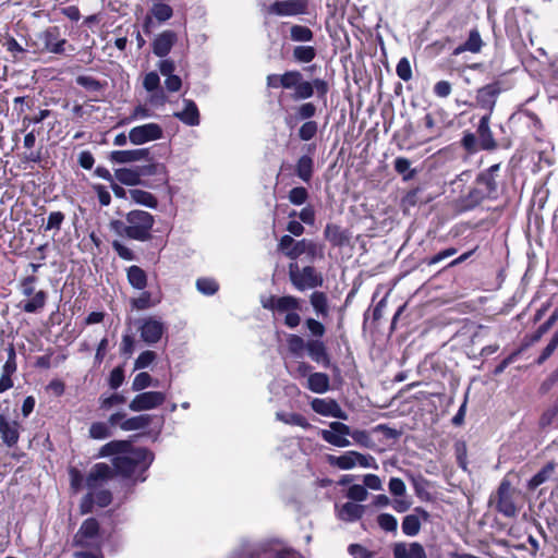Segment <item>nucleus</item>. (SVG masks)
<instances>
[{"label": "nucleus", "mask_w": 558, "mask_h": 558, "mask_svg": "<svg viewBox=\"0 0 558 558\" xmlns=\"http://www.w3.org/2000/svg\"><path fill=\"white\" fill-rule=\"evenodd\" d=\"M99 457L113 456L112 466L117 474L133 478L135 482H144V473L154 461V453L142 447H133L128 440H112L104 445L99 450Z\"/></svg>", "instance_id": "nucleus-1"}, {"label": "nucleus", "mask_w": 558, "mask_h": 558, "mask_svg": "<svg viewBox=\"0 0 558 558\" xmlns=\"http://www.w3.org/2000/svg\"><path fill=\"white\" fill-rule=\"evenodd\" d=\"M154 225L155 218L150 213L135 209L129 211L123 220H112L110 228L120 236L147 242L151 239Z\"/></svg>", "instance_id": "nucleus-2"}, {"label": "nucleus", "mask_w": 558, "mask_h": 558, "mask_svg": "<svg viewBox=\"0 0 558 558\" xmlns=\"http://www.w3.org/2000/svg\"><path fill=\"white\" fill-rule=\"evenodd\" d=\"M102 542L99 523L94 518L86 519L74 536V545L82 548L77 553L83 555H99L100 558H104Z\"/></svg>", "instance_id": "nucleus-3"}, {"label": "nucleus", "mask_w": 558, "mask_h": 558, "mask_svg": "<svg viewBox=\"0 0 558 558\" xmlns=\"http://www.w3.org/2000/svg\"><path fill=\"white\" fill-rule=\"evenodd\" d=\"M511 88L508 81L497 78L476 90L475 105L476 107L486 110L484 116H492L499 95Z\"/></svg>", "instance_id": "nucleus-4"}, {"label": "nucleus", "mask_w": 558, "mask_h": 558, "mask_svg": "<svg viewBox=\"0 0 558 558\" xmlns=\"http://www.w3.org/2000/svg\"><path fill=\"white\" fill-rule=\"evenodd\" d=\"M141 339L147 345H154L161 340L167 331L166 323L158 316H145L135 322Z\"/></svg>", "instance_id": "nucleus-5"}, {"label": "nucleus", "mask_w": 558, "mask_h": 558, "mask_svg": "<svg viewBox=\"0 0 558 558\" xmlns=\"http://www.w3.org/2000/svg\"><path fill=\"white\" fill-rule=\"evenodd\" d=\"M290 279L292 283L299 290H307V289H314L316 287L322 286L323 279L322 277L316 272L315 268L312 266H306L304 268H299L298 265L291 264L290 265Z\"/></svg>", "instance_id": "nucleus-6"}, {"label": "nucleus", "mask_w": 558, "mask_h": 558, "mask_svg": "<svg viewBox=\"0 0 558 558\" xmlns=\"http://www.w3.org/2000/svg\"><path fill=\"white\" fill-rule=\"evenodd\" d=\"M38 39L43 45V50L53 54H64L66 51L68 40L61 36L58 26H50L39 33Z\"/></svg>", "instance_id": "nucleus-7"}, {"label": "nucleus", "mask_w": 558, "mask_h": 558, "mask_svg": "<svg viewBox=\"0 0 558 558\" xmlns=\"http://www.w3.org/2000/svg\"><path fill=\"white\" fill-rule=\"evenodd\" d=\"M166 399L167 396L162 391H143L132 399L129 409L133 412L154 410L162 405Z\"/></svg>", "instance_id": "nucleus-8"}, {"label": "nucleus", "mask_w": 558, "mask_h": 558, "mask_svg": "<svg viewBox=\"0 0 558 558\" xmlns=\"http://www.w3.org/2000/svg\"><path fill=\"white\" fill-rule=\"evenodd\" d=\"M162 136V128L154 122L134 126L129 132L130 142L136 146L160 140Z\"/></svg>", "instance_id": "nucleus-9"}, {"label": "nucleus", "mask_w": 558, "mask_h": 558, "mask_svg": "<svg viewBox=\"0 0 558 558\" xmlns=\"http://www.w3.org/2000/svg\"><path fill=\"white\" fill-rule=\"evenodd\" d=\"M500 169L498 163L490 166L485 171H482L474 184L478 186L487 198L495 199L498 194V182H497V173Z\"/></svg>", "instance_id": "nucleus-10"}, {"label": "nucleus", "mask_w": 558, "mask_h": 558, "mask_svg": "<svg viewBox=\"0 0 558 558\" xmlns=\"http://www.w3.org/2000/svg\"><path fill=\"white\" fill-rule=\"evenodd\" d=\"M496 509L507 518H513L518 513V509L511 494V485L508 481H502L498 487Z\"/></svg>", "instance_id": "nucleus-11"}, {"label": "nucleus", "mask_w": 558, "mask_h": 558, "mask_svg": "<svg viewBox=\"0 0 558 558\" xmlns=\"http://www.w3.org/2000/svg\"><path fill=\"white\" fill-rule=\"evenodd\" d=\"M21 424L5 414H0V438L2 442L12 448L20 439Z\"/></svg>", "instance_id": "nucleus-12"}, {"label": "nucleus", "mask_w": 558, "mask_h": 558, "mask_svg": "<svg viewBox=\"0 0 558 558\" xmlns=\"http://www.w3.org/2000/svg\"><path fill=\"white\" fill-rule=\"evenodd\" d=\"M329 429H319L323 439L336 447H345L349 444V427L340 422H332Z\"/></svg>", "instance_id": "nucleus-13"}, {"label": "nucleus", "mask_w": 558, "mask_h": 558, "mask_svg": "<svg viewBox=\"0 0 558 558\" xmlns=\"http://www.w3.org/2000/svg\"><path fill=\"white\" fill-rule=\"evenodd\" d=\"M306 8V0H283L274 2L268 12L279 16H293L305 13Z\"/></svg>", "instance_id": "nucleus-14"}, {"label": "nucleus", "mask_w": 558, "mask_h": 558, "mask_svg": "<svg viewBox=\"0 0 558 558\" xmlns=\"http://www.w3.org/2000/svg\"><path fill=\"white\" fill-rule=\"evenodd\" d=\"M113 475V470L107 463H96L90 469L88 475L85 478V486L88 490H94L102 485V483L110 480Z\"/></svg>", "instance_id": "nucleus-15"}, {"label": "nucleus", "mask_w": 558, "mask_h": 558, "mask_svg": "<svg viewBox=\"0 0 558 558\" xmlns=\"http://www.w3.org/2000/svg\"><path fill=\"white\" fill-rule=\"evenodd\" d=\"M109 159L114 163H131L136 161L150 160L149 148H135L128 150H113L109 155Z\"/></svg>", "instance_id": "nucleus-16"}, {"label": "nucleus", "mask_w": 558, "mask_h": 558, "mask_svg": "<svg viewBox=\"0 0 558 558\" xmlns=\"http://www.w3.org/2000/svg\"><path fill=\"white\" fill-rule=\"evenodd\" d=\"M311 407L317 414L336 418H347L344 412H342L339 404L333 399L314 398L311 402Z\"/></svg>", "instance_id": "nucleus-17"}, {"label": "nucleus", "mask_w": 558, "mask_h": 558, "mask_svg": "<svg viewBox=\"0 0 558 558\" xmlns=\"http://www.w3.org/2000/svg\"><path fill=\"white\" fill-rule=\"evenodd\" d=\"M112 495L108 489H94L89 490L88 494L83 498L82 509L83 512L90 511L94 504L104 508L110 505Z\"/></svg>", "instance_id": "nucleus-18"}, {"label": "nucleus", "mask_w": 558, "mask_h": 558, "mask_svg": "<svg viewBox=\"0 0 558 558\" xmlns=\"http://www.w3.org/2000/svg\"><path fill=\"white\" fill-rule=\"evenodd\" d=\"M558 320V307L551 313L548 319L543 323L534 333L527 335L523 338V341L520 347V351L526 350L529 347L538 342L542 337L549 331V329L555 325Z\"/></svg>", "instance_id": "nucleus-19"}, {"label": "nucleus", "mask_w": 558, "mask_h": 558, "mask_svg": "<svg viewBox=\"0 0 558 558\" xmlns=\"http://www.w3.org/2000/svg\"><path fill=\"white\" fill-rule=\"evenodd\" d=\"M177 41V34L173 31H163L153 41V52L160 58L166 57L174 43Z\"/></svg>", "instance_id": "nucleus-20"}, {"label": "nucleus", "mask_w": 558, "mask_h": 558, "mask_svg": "<svg viewBox=\"0 0 558 558\" xmlns=\"http://www.w3.org/2000/svg\"><path fill=\"white\" fill-rule=\"evenodd\" d=\"M184 108L174 112V117L189 126H197L201 123V116L195 101L191 99L183 100Z\"/></svg>", "instance_id": "nucleus-21"}, {"label": "nucleus", "mask_w": 558, "mask_h": 558, "mask_svg": "<svg viewBox=\"0 0 558 558\" xmlns=\"http://www.w3.org/2000/svg\"><path fill=\"white\" fill-rule=\"evenodd\" d=\"M489 121L490 116H483L477 126L480 146L484 150H494L497 147V143L489 128Z\"/></svg>", "instance_id": "nucleus-22"}, {"label": "nucleus", "mask_w": 558, "mask_h": 558, "mask_svg": "<svg viewBox=\"0 0 558 558\" xmlns=\"http://www.w3.org/2000/svg\"><path fill=\"white\" fill-rule=\"evenodd\" d=\"M393 557L395 558H427L424 547L417 542H413L410 544L397 543L393 546Z\"/></svg>", "instance_id": "nucleus-23"}, {"label": "nucleus", "mask_w": 558, "mask_h": 558, "mask_svg": "<svg viewBox=\"0 0 558 558\" xmlns=\"http://www.w3.org/2000/svg\"><path fill=\"white\" fill-rule=\"evenodd\" d=\"M263 306L278 312H292L296 311L300 304L296 298L286 295L280 298L271 296L267 302L263 303Z\"/></svg>", "instance_id": "nucleus-24"}, {"label": "nucleus", "mask_w": 558, "mask_h": 558, "mask_svg": "<svg viewBox=\"0 0 558 558\" xmlns=\"http://www.w3.org/2000/svg\"><path fill=\"white\" fill-rule=\"evenodd\" d=\"M486 198L483 191L474 184L465 195L459 198L458 205L461 210L468 211L474 209Z\"/></svg>", "instance_id": "nucleus-25"}, {"label": "nucleus", "mask_w": 558, "mask_h": 558, "mask_svg": "<svg viewBox=\"0 0 558 558\" xmlns=\"http://www.w3.org/2000/svg\"><path fill=\"white\" fill-rule=\"evenodd\" d=\"M306 254L310 258H315L318 255H322V250L317 243L303 239L298 241L292 252L288 253V257L291 259H295L301 255Z\"/></svg>", "instance_id": "nucleus-26"}, {"label": "nucleus", "mask_w": 558, "mask_h": 558, "mask_svg": "<svg viewBox=\"0 0 558 558\" xmlns=\"http://www.w3.org/2000/svg\"><path fill=\"white\" fill-rule=\"evenodd\" d=\"M325 238L333 246H343L349 242L347 229L329 223L325 229Z\"/></svg>", "instance_id": "nucleus-27"}, {"label": "nucleus", "mask_w": 558, "mask_h": 558, "mask_svg": "<svg viewBox=\"0 0 558 558\" xmlns=\"http://www.w3.org/2000/svg\"><path fill=\"white\" fill-rule=\"evenodd\" d=\"M305 387L315 393H325L329 390L330 379L325 373H312L306 379Z\"/></svg>", "instance_id": "nucleus-28"}, {"label": "nucleus", "mask_w": 558, "mask_h": 558, "mask_svg": "<svg viewBox=\"0 0 558 558\" xmlns=\"http://www.w3.org/2000/svg\"><path fill=\"white\" fill-rule=\"evenodd\" d=\"M482 47L483 40L480 32L476 28H473L470 31L468 39L454 49L453 54H460L465 51L477 53L481 51Z\"/></svg>", "instance_id": "nucleus-29"}, {"label": "nucleus", "mask_w": 558, "mask_h": 558, "mask_svg": "<svg viewBox=\"0 0 558 558\" xmlns=\"http://www.w3.org/2000/svg\"><path fill=\"white\" fill-rule=\"evenodd\" d=\"M306 351L308 356L316 363L327 365L329 359L324 343L319 340H310L306 343Z\"/></svg>", "instance_id": "nucleus-30"}, {"label": "nucleus", "mask_w": 558, "mask_h": 558, "mask_svg": "<svg viewBox=\"0 0 558 558\" xmlns=\"http://www.w3.org/2000/svg\"><path fill=\"white\" fill-rule=\"evenodd\" d=\"M126 277L131 287L136 290H144L147 286V275L140 266H130L126 269Z\"/></svg>", "instance_id": "nucleus-31"}, {"label": "nucleus", "mask_w": 558, "mask_h": 558, "mask_svg": "<svg viewBox=\"0 0 558 558\" xmlns=\"http://www.w3.org/2000/svg\"><path fill=\"white\" fill-rule=\"evenodd\" d=\"M151 423V415L149 414H140L136 416H132L130 418H125L120 424V428L125 432L140 430L147 428Z\"/></svg>", "instance_id": "nucleus-32"}, {"label": "nucleus", "mask_w": 558, "mask_h": 558, "mask_svg": "<svg viewBox=\"0 0 558 558\" xmlns=\"http://www.w3.org/2000/svg\"><path fill=\"white\" fill-rule=\"evenodd\" d=\"M114 178L124 185H137L142 183L141 172L130 168H119L114 171Z\"/></svg>", "instance_id": "nucleus-33"}, {"label": "nucleus", "mask_w": 558, "mask_h": 558, "mask_svg": "<svg viewBox=\"0 0 558 558\" xmlns=\"http://www.w3.org/2000/svg\"><path fill=\"white\" fill-rule=\"evenodd\" d=\"M129 194L130 198L138 205H143L148 208H156L158 206L157 198L147 191L133 189L129 191Z\"/></svg>", "instance_id": "nucleus-34"}, {"label": "nucleus", "mask_w": 558, "mask_h": 558, "mask_svg": "<svg viewBox=\"0 0 558 558\" xmlns=\"http://www.w3.org/2000/svg\"><path fill=\"white\" fill-rule=\"evenodd\" d=\"M160 84L159 75L156 72H149L145 75L143 81V86L147 92H157L156 95L151 97V102H158L159 99L163 100V94L161 90H158Z\"/></svg>", "instance_id": "nucleus-35"}, {"label": "nucleus", "mask_w": 558, "mask_h": 558, "mask_svg": "<svg viewBox=\"0 0 558 558\" xmlns=\"http://www.w3.org/2000/svg\"><path fill=\"white\" fill-rule=\"evenodd\" d=\"M149 12L159 23H165L173 16L172 7L165 1L153 3Z\"/></svg>", "instance_id": "nucleus-36"}, {"label": "nucleus", "mask_w": 558, "mask_h": 558, "mask_svg": "<svg viewBox=\"0 0 558 558\" xmlns=\"http://www.w3.org/2000/svg\"><path fill=\"white\" fill-rule=\"evenodd\" d=\"M554 470L555 463L548 462L529 481L527 487L532 490L537 488L539 485L549 480V477L554 473Z\"/></svg>", "instance_id": "nucleus-37"}, {"label": "nucleus", "mask_w": 558, "mask_h": 558, "mask_svg": "<svg viewBox=\"0 0 558 558\" xmlns=\"http://www.w3.org/2000/svg\"><path fill=\"white\" fill-rule=\"evenodd\" d=\"M354 466H361V468L374 469V470L378 469L376 460L373 456L363 454V453L351 450V469Z\"/></svg>", "instance_id": "nucleus-38"}, {"label": "nucleus", "mask_w": 558, "mask_h": 558, "mask_svg": "<svg viewBox=\"0 0 558 558\" xmlns=\"http://www.w3.org/2000/svg\"><path fill=\"white\" fill-rule=\"evenodd\" d=\"M295 171L301 180L308 182L313 172V159L307 155L300 157Z\"/></svg>", "instance_id": "nucleus-39"}, {"label": "nucleus", "mask_w": 558, "mask_h": 558, "mask_svg": "<svg viewBox=\"0 0 558 558\" xmlns=\"http://www.w3.org/2000/svg\"><path fill=\"white\" fill-rule=\"evenodd\" d=\"M151 386L157 387L158 380H154L146 372L138 373L132 381V390L136 392H143V390Z\"/></svg>", "instance_id": "nucleus-40"}, {"label": "nucleus", "mask_w": 558, "mask_h": 558, "mask_svg": "<svg viewBox=\"0 0 558 558\" xmlns=\"http://www.w3.org/2000/svg\"><path fill=\"white\" fill-rule=\"evenodd\" d=\"M47 300V294L45 291L40 290L36 292L31 300L25 302L22 306L23 311L26 313H36L41 310Z\"/></svg>", "instance_id": "nucleus-41"}, {"label": "nucleus", "mask_w": 558, "mask_h": 558, "mask_svg": "<svg viewBox=\"0 0 558 558\" xmlns=\"http://www.w3.org/2000/svg\"><path fill=\"white\" fill-rule=\"evenodd\" d=\"M159 303V300H154L149 291H144L138 298L131 300L132 307L137 311L148 310Z\"/></svg>", "instance_id": "nucleus-42"}, {"label": "nucleus", "mask_w": 558, "mask_h": 558, "mask_svg": "<svg viewBox=\"0 0 558 558\" xmlns=\"http://www.w3.org/2000/svg\"><path fill=\"white\" fill-rule=\"evenodd\" d=\"M2 46L9 53H11L14 60H22L27 51L22 44L11 36L4 39Z\"/></svg>", "instance_id": "nucleus-43"}, {"label": "nucleus", "mask_w": 558, "mask_h": 558, "mask_svg": "<svg viewBox=\"0 0 558 558\" xmlns=\"http://www.w3.org/2000/svg\"><path fill=\"white\" fill-rule=\"evenodd\" d=\"M402 532L407 536H415L421 530V521L415 514H408L402 520Z\"/></svg>", "instance_id": "nucleus-44"}, {"label": "nucleus", "mask_w": 558, "mask_h": 558, "mask_svg": "<svg viewBox=\"0 0 558 558\" xmlns=\"http://www.w3.org/2000/svg\"><path fill=\"white\" fill-rule=\"evenodd\" d=\"M276 417L278 421H281L289 425H295L301 427H310V423L306 421V418L298 413H284V412H277Z\"/></svg>", "instance_id": "nucleus-45"}, {"label": "nucleus", "mask_w": 558, "mask_h": 558, "mask_svg": "<svg viewBox=\"0 0 558 558\" xmlns=\"http://www.w3.org/2000/svg\"><path fill=\"white\" fill-rule=\"evenodd\" d=\"M289 351L295 357H303L306 350V343L303 338L296 335H290L287 339Z\"/></svg>", "instance_id": "nucleus-46"}, {"label": "nucleus", "mask_w": 558, "mask_h": 558, "mask_svg": "<svg viewBox=\"0 0 558 558\" xmlns=\"http://www.w3.org/2000/svg\"><path fill=\"white\" fill-rule=\"evenodd\" d=\"M196 289L199 293L209 296L218 291L219 284L215 279L204 277L196 280Z\"/></svg>", "instance_id": "nucleus-47"}, {"label": "nucleus", "mask_w": 558, "mask_h": 558, "mask_svg": "<svg viewBox=\"0 0 558 558\" xmlns=\"http://www.w3.org/2000/svg\"><path fill=\"white\" fill-rule=\"evenodd\" d=\"M395 170L403 177L404 181H409L415 175V170L411 169L410 160L404 157H398L395 160Z\"/></svg>", "instance_id": "nucleus-48"}, {"label": "nucleus", "mask_w": 558, "mask_h": 558, "mask_svg": "<svg viewBox=\"0 0 558 558\" xmlns=\"http://www.w3.org/2000/svg\"><path fill=\"white\" fill-rule=\"evenodd\" d=\"M558 348V329L551 336L547 345L543 349L539 356L535 360V364L543 365L555 352Z\"/></svg>", "instance_id": "nucleus-49"}, {"label": "nucleus", "mask_w": 558, "mask_h": 558, "mask_svg": "<svg viewBox=\"0 0 558 558\" xmlns=\"http://www.w3.org/2000/svg\"><path fill=\"white\" fill-rule=\"evenodd\" d=\"M110 426L104 422H95L89 427V436L93 439H106L111 437Z\"/></svg>", "instance_id": "nucleus-50"}, {"label": "nucleus", "mask_w": 558, "mask_h": 558, "mask_svg": "<svg viewBox=\"0 0 558 558\" xmlns=\"http://www.w3.org/2000/svg\"><path fill=\"white\" fill-rule=\"evenodd\" d=\"M77 85L84 87L88 92H99L102 89V84L93 76L80 75L76 77Z\"/></svg>", "instance_id": "nucleus-51"}, {"label": "nucleus", "mask_w": 558, "mask_h": 558, "mask_svg": "<svg viewBox=\"0 0 558 558\" xmlns=\"http://www.w3.org/2000/svg\"><path fill=\"white\" fill-rule=\"evenodd\" d=\"M379 527L386 532H396L398 527L397 519L390 513H381L377 518Z\"/></svg>", "instance_id": "nucleus-52"}, {"label": "nucleus", "mask_w": 558, "mask_h": 558, "mask_svg": "<svg viewBox=\"0 0 558 558\" xmlns=\"http://www.w3.org/2000/svg\"><path fill=\"white\" fill-rule=\"evenodd\" d=\"M311 304L317 314L325 315L327 313V299L323 292H314L311 295Z\"/></svg>", "instance_id": "nucleus-53"}, {"label": "nucleus", "mask_w": 558, "mask_h": 558, "mask_svg": "<svg viewBox=\"0 0 558 558\" xmlns=\"http://www.w3.org/2000/svg\"><path fill=\"white\" fill-rule=\"evenodd\" d=\"M313 37L312 31L306 26L294 25L291 28V38L295 41H310Z\"/></svg>", "instance_id": "nucleus-54"}, {"label": "nucleus", "mask_w": 558, "mask_h": 558, "mask_svg": "<svg viewBox=\"0 0 558 558\" xmlns=\"http://www.w3.org/2000/svg\"><path fill=\"white\" fill-rule=\"evenodd\" d=\"M156 353L150 350L142 352L134 362V369H144L148 367L155 360Z\"/></svg>", "instance_id": "nucleus-55"}, {"label": "nucleus", "mask_w": 558, "mask_h": 558, "mask_svg": "<svg viewBox=\"0 0 558 558\" xmlns=\"http://www.w3.org/2000/svg\"><path fill=\"white\" fill-rule=\"evenodd\" d=\"M65 216L61 211H51L48 216L47 223L45 226V230H56L59 231L61 229V225L63 223Z\"/></svg>", "instance_id": "nucleus-56"}, {"label": "nucleus", "mask_w": 558, "mask_h": 558, "mask_svg": "<svg viewBox=\"0 0 558 558\" xmlns=\"http://www.w3.org/2000/svg\"><path fill=\"white\" fill-rule=\"evenodd\" d=\"M124 381V369L122 366L114 367L109 375L108 385L111 389L117 390Z\"/></svg>", "instance_id": "nucleus-57"}, {"label": "nucleus", "mask_w": 558, "mask_h": 558, "mask_svg": "<svg viewBox=\"0 0 558 558\" xmlns=\"http://www.w3.org/2000/svg\"><path fill=\"white\" fill-rule=\"evenodd\" d=\"M125 402V397L120 393H112L109 397L101 396L99 399L100 409L109 410L110 408Z\"/></svg>", "instance_id": "nucleus-58"}, {"label": "nucleus", "mask_w": 558, "mask_h": 558, "mask_svg": "<svg viewBox=\"0 0 558 558\" xmlns=\"http://www.w3.org/2000/svg\"><path fill=\"white\" fill-rule=\"evenodd\" d=\"M397 75L404 82L412 78V70L410 61L407 58H401L396 68Z\"/></svg>", "instance_id": "nucleus-59"}, {"label": "nucleus", "mask_w": 558, "mask_h": 558, "mask_svg": "<svg viewBox=\"0 0 558 558\" xmlns=\"http://www.w3.org/2000/svg\"><path fill=\"white\" fill-rule=\"evenodd\" d=\"M317 133V123L315 121L305 122L299 130V136L302 141L312 140Z\"/></svg>", "instance_id": "nucleus-60"}, {"label": "nucleus", "mask_w": 558, "mask_h": 558, "mask_svg": "<svg viewBox=\"0 0 558 558\" xmlns=\"http://www.w3.org/2000/svg\"><path fill=\"white\" fill-rule=\"evenodd\" d=\"M294 57L302 62H311L315 57V50L312 47L300 46L294 49Z\"/></svg>", "instance_id": "nucleus-61"}, {"label": "nucleus", "mask_w": 558, "mask_h": 558, "mask_svg": "<svg viewBox=\"0 0 558 558\" xmlns=\"http://www.w3.org/2000/svg\"><path fill=\"white\" fill-rule=\"evenodd\" d=\"M307 198V191L305 187H293L289 193V201L294 205H302Z\"/></svg>", "instance_id": "nucleus-62"}, {"label": "nucleus", "mask_w": 558, "mask_h": 558, "mask_svg": "<svg viewBox=\"0 0 558 558\" xmlns=\"http://www.w3.org/2000/svg\"><path fill=\"white\" fill-rule=\"evenodd\" d=\"M281 77V86L284 88L295 87L301 81V74L296 71L286 72Z\"/></svg>", "instance_id": "nucleus-63"}, {"label": "nucleus", "mask_w": 558, "mask_h": 558, "mask_svg": "<svg viewBox=\"0 0 558 558\" xmlns=\"http://www.w3.org/2000/svg\"><path fill=\"white\" fill-rule=\"evenodd\" d=\"M112 247H113L114 252L119 255V257H121L122 259H125V260L134 259L133 251L131 248H129L128 246H125L124 244H122L121 242L113 241Z\"/></svg>", "instance_id": "nucleus-64"}]
</instances>
